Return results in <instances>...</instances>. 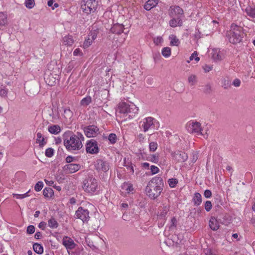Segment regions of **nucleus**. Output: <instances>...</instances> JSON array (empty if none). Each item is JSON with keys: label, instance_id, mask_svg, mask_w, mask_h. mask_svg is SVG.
<instances>
[{"label": "nucleus", "instance_id": "obj_1", "mask_svg": "<svg viewBox=\"0 0 255 255\" xmlns=\"http://www.w3.org/2000/svg\"><path fill=\"white\" fill-rule=\"evenodd\" d=\"M163 187L162 178L160 177L156 176L149 182L146 187L145 191L150 198L155 199L160 195L162 191Z\"/></svg>", "mask_w": 255, "mask_h": 255}, {"label": "nucleus", "instance_id": "obj_2", "mask_svg": "<svg viewBox=\"0 0 255 255\" xmlns=\"http://www.w3.org/2000/svg\"><path fill=\"white\" fill-rule=\"evenodd\" d=\"M227 37L230 43L236 44L242 41L244 37V32L242 27L232 24L231 29L228 32Z\"/></svg>", "mask_w": 255, "mask_h": 255}, {"label": "nucleus", "instance_id": "obj_3", "mask_svg": "<svg viewBox=\"0 0 255 255\" xmlns=\"http://www.w3.org/2000/svg\"><path fill=\"white\" fill-rule=\"evenodd\" d=\"M64 145L68 150H79L82 147V144L80 138L75 134H72L69 138L64 139Z\"/></svg>", "mask_w": 255, "mask_h": 255}, {"label": "nucleus", "instance_id": "obj_4", "mask_svg": "<svg viewBox=\"0 0 255 255\" xmlns=\"http://www.w3.org/2000/svg\"><path fill=\"white\" fill-rule=\"evenodd\" d=\"M98 2V0H82L81 9L86 14H90L96 10Z\"/></svg>", "mask_w": 255, "mask_h": 255}, {"label": "nucleus", "instance_id": "obj_5", "mask_svg": "<svg viewBox=\"0 0 255 255\" xmlns=\"http://www.w3.org/2000/svg\"><path fill=\"white\" fill-rule=\"evenodd\" d=\"M98 187L96 179L92 177H88L85 179L83 183V189L88 193H94Z\"/></svg>", "mask_w": 255, "mask_h": 255}, {"label": "nucleus", "instance_id": "obj_6", "mask_svg": "<svg viewBox=\"0 0 255 255\" xmlns=\"http://www.w3.org/2000/svg\"><path fill=\"white\" fill-rule=\"evenodd\" d=\"M156 120L151 117L144 118L139 123V127L143 128L144 132H146L149 129H155L154 123Z\"/></svg>", "mask_w": 255, "mask_h": 255}, {"label": "nucleus", "instance_id": "obj_7", "mask_svg": "<svg viewBox=\"0 0 255 255\" xmlns=\"http://www.w3.org/2000/svg\"><path fill=\"white\" fill-rule=\"evenodd\" d=\"M119 112L121 113L128 114L133 113L134 114L136 113L138 111L137 108L134 104L129 105L128 104L123 102L120 104L119 106Z\"/></svg>", "mask_w": 255, "mask_h": 255}, {"label": "nucleus", "instance_id": "obj_8", "mask_svg": "<svg viewBox=\"0 0 255 255\" xmlns=\"http://www.w3.org/2000/svg\"><path fill=\"white\" fill-rule=\"evenodd\" d=\"M186 129L190 133L202 134L201 124L198 122H189L186 125Z\"/></svg>", "mask_w": 255, "mask_h": 255}, {"label": "nucleus", "instance_id": "obj_9", "mask_svg": "<svg viewBox=\"0 0 255 255\" xmlns=\"http://www.w3.org/2000/svg\"><path fill=\"white\" fill-rule=\"evenodd\" d=\"M95 169L99 172H107L110 168L109 163L103 159L97 160L94 164Z\"/></svg>", "mask_w": 255, "mask_h": 255}, {"label": "nucleus", "instance_id": "obj_10", "mask_svg": "<svg viewBox=\"0 0 255 255\" xmlns=\"http://www.w3.org/2000/svg\"><path fill=\"white\" fill-rule=\"evenodd\" d=\"M75 216L77 218L81 219L83 222H87L90 218L89 211L82 207L78 208L76 211Z\"/></svg>", "mask_w": 255, "mask_h": 255}, {"label": "nucleus", "instance_id": "obj_11", "mask_svg": "<svg viewBox=\"0 0 255 255\" xmlns=\"http://www.w3.org/2000/svg\"><path fill=\"white\" fill-rule=\"evenodd\" d=\"M86 150L88 153L91 154H96L99 152V148L97 142L94 139L89 141L86 146Z\"/></svg>", "mask_w": 255, "mask_h": 255}, {"label": "nucleus", "instance_id": "obj_12", "mask_svg": "<svg viewBox=\"0 0 255 255\" xmlns=\"http://www.w3.org/2000/svg\"><path fill=\"white\" fill-rule=\"evenodd\" d=\"M171 155L174 160L178 162H184L188 158V155L186 153L179 150L172 152Z\"/></svg>", "mask_w": 255, "mask_h": 255}, {"label": "nucleus", "instance_id": "obj_13", "mask_svg": "<svg viewBox=\"0 0 255 255\" xmlns=\"http://www.w3.org/2000/svg\"><path fill=\"white\" fill-rule=\"evenodd\" d=\"M169 15L170 17H183V10L178 6H172L169 9Z\"/></svg>", "mask_w": 255, "mask_h": 255}, {"label": "nucleus", "instance_id": "obj_14", "mask_svg": "<svg viewBox=\"0 0 255 255\" xmlns=\"http://www.w3.org/2000/svg\"><path fill=\"white\" fill-rule=\"evenodd\" d=\"M84 132L88 137H95L99 133V128L94 125L89 126L84 128Z\"/></svg>", "mask_w": 255, "mask_h": 255}, {"label": "nucleus", "instance_id": "obj_15", "mask_svg": "<svg viewBox=\"0 0 255 255\" xmlns=\"http://www.w3.org/2000/svg\"><path fill=\"white\" fill-rule=\"evenodd\" d=\"M62 244L67 250H73L76 246L73 240L68 236H64L63 238Z\"/></svg>", "mask_w": 255, "mask_h": 255}, {"label": "nucleus", "instance_id": "obj_16", "mask_svg": "<svg viewBox=\"0 0 255 255\" xmlns=\"http://www.w3.org/2000/svg\"><path fill=\"white\" fill-rule=\"evenodd\" d=\"M80 168V165L78 164H69L65 165L63 170L67 173H73L78 171Z\"/></svg>", "mask_w": 255, "mask_h": 255}, {"label": "nucleus", "instance_id": "obj_17", "mask_svg": "<svg viewBox=\"0 0 255 255\" xmlns=\"http://www.w3.org/2000/svg\"><path fill=\"white\" fill-rule=\"evenodd\" d=\"M212 57L216 61H221L225 58L223 50L220 49H214L212 52Z\"/></svg>", "mask_w": 255, "mask_h": 255}, {"label": "nucleus", "instance_id": "obj_18", "mask_svg": "<svg viewBox=\"0 0 255 255\" xmlns=\"http://www.w3.org/2000/svg\"><path fill=\"white\" fill-rule=\"evenodd\" d=\"M172 18L169 21V24L172 27L181 26L182 25V17H171Z\"/></svg>", "mask_w": 255, "mask_h": 255}, {"label": "nucleus", "instance_id": "obj_19", "mask_svg": "<svg viewBox=\"0 0 255 255\" xmlns=\"http://www.w3.org/2000/svg\"><path fill=\"white\" fill-rule=\"evenodd\" d=\"M44 79L46 83L49 86L54 85L56 82L57 79L54 77L53 75L50 73V74H45Z\"/></svg>", "mask_w": 255, "mask_h": 255}, {"label": "nucleus", "instance_id": "obj_20", "mask_svg": "<svg viewBox=\"0 0 255 255\" xmlns=\"http://www.w3.org/2000/svg\"><path fill=\"white\" fill-rule=\"evenodd\" d=\"M124 26L123 24L117 23L113 25L111 29V31L113 33L120 34L124 32Z\"/></svg>", "mask_w": 255, "mask_h": 255}, {"label": "nucleus", "instance_id": "obj_21", "mask_svg": "<svg viewBox=\"0 0 255 255\" xmlns=\"http://www.w3.org/2000/svg\"><path fill=\"white\" fill-rule=\"evenodd\" d=\"M169 206L167 204H163L162 206L159 207L158 214L159 216L161 217H164L167 213L169 211Z\"/></svg>", "mask_w": 255, "mask_h": 255}, {"label": "nucleus", "instance_id": "obj_22", "mask_svg": "<svg viewBox=\"0 0 255 255\" xmlns=\"http://www.w3.org/2000/svg\"><path fill=\"white\" fill-rule=\"evenodd\" d=\"M158 0H148L144 5V8L146 10H149L155 7L158 3Z\"/></svg>", "mask_w": 255, "mask_h": 255}, {"label": "nucleus", "instance_id": "obj_23", "mask_svg": "<svg viewBox=\"0 0 255 255\" xmlns=\"http://www.w3.org/2000/svg\"><path fill=\"white\" fill-rule=\"evenodd\" d=\"M74 40L72 36L66 35L64 36L62 40L63 45L67 46H72L73 44Z\"/></svg>", "mask_w": 255, "mask_h": 255}, {"label": "nucleus", "instance_id": "obj_24", "mask_svg": "<svg viewBox=\"0 0 255 255\" xmlns=\"http://www.w3.org/2000/svg\"><path fill=\"white\" fill-rule=\"evenodd\" d=\"M209 226L211 229L214 231H216L219 228L218 222L215 217H211L209 221Z\"/></svg>", "mask_w": 255, "mask_h": 255}, {"label": "nucleus", "instance_id": "obj_25", "mask_svg": "<svg viewBox=\"0 0 255 255\" xmlns=\"http://www.w3.org/2000/svg\"><path fill=\"white\" fill-rule=\"evenodd\" d=\"M193 201L195 206L200 205L202 202L201 195L199 193H195L193 198Z\"/></svg>", "mask_w": 255, "mask_h": 255}, {"label": "nucleus", "instance_id": "obj_26", "mask_svg": "<svg viewBox=\"0 0 255 255\" xmlns=\"http://www.w3.org/2000/svg\"><path fill=\"white\" fill-rule=\"evenodd\" d=\"M36 143L39 144L40 147H43L46 143L44 138L40 132H38L36 135Z\"/></svg>", "mask_w": 255, "mask_h": 255}, {"label": "nucleus", "instance_id": "obj_27", "mask_svg": "<svg viewBox=\"0 0 255 255\" xmlns=\"http://www.w3.org/2000/svg\"><path fill=\"white\" fill-rule=\"evenodd\" d=\"M48 131L52 134H57L61 131V128L58 125H53L49 127Z\"/></svg>", "mask_w": 255, "mask_h": 255}, {"label": "nucleus", "instance_id": "obj_28", "mask_svg": "<svg viewBox=\"0 0 255 255\" xmlns=\"http://www.w3.org/2000/svg\"><path fill=\"white\" fill-rule=\"evenodd\" d=\"M43 194L44 196L46 198H50L51 197L53 194L54 192L53 190L50 187L45 188L43 191Z\"/></svg>", "mask_w": 255, "mask_h": 255}, {"label": "nucleus", "instance_id": "obj_29", "mask_svg": "<svg viewBox=\"0 0 255 255\" xmlns=\"http://www.w3.org/2000/svg\"><path fill=\"white\" fill-rule=\"evenodd\" d=\"M212 91V84L208 83L203 86V92L206 94H210Z\"/></svg>", "mask_w": 255, "mask_h": 255}, {"label": "nucleus", "instance_id": "obj_30", "mask_svg": "<svg viewBox=\"0 0 255 255\" xmlns=\"http://www.w3.org/2000/svg\"><path fill=\"white\" fill-rule=\"evenodd\" d=\"M34 251L38 254H41L43 252V247L38 243H35L33 245Z\"/></svg>", "mask_w": 255, "mask_h": 255}, {"label": "nucleus", "instance_id": "obj_31", "mask_svg": "<svg viewBox=\"0 0 255 255\" xmlns=\"http://www.w3.org/2000/svg\"><path fill=\"white\" fill-rule=\"evenodd\" d=\"M170 39V45L172 46H178L180 44L179 40L174 35H171L169 36Z\"/></svg>", "mask_w": 255, "mask_h": 255}, {"label": "nucleus", "instance_id": "obj_32", "mask_svg": "<svg viewBox=\"0 0 255 255\" xmlns=\"http://www.w3.org/2000/svg\"><path fill=\"white\" fill-rule=\"evenodd\" d=\"M48 225L50 228L55 229L58 227V223L54 218H51L48 221Z\"/></svg>", "mask_w": 255, "mask_h": 255}, {"label": "nucleus", "instance_id": "obj_33", "mask_svg": "<svg viewBox=\"0 0 255 255\" xmlns=\"http://www.w3.org/2000/svg\"><path fill=\"white\" fill-rule=\"evenodd\" d=\"M231 85V81L228 78H224L222 79V86L224 89H228L230 87Z\"/></svg>", "mask_w": 255, "mask_h": 255}, {"label": "nucleus", "instance_id": "obj_34", "mask_svg": "<svg viewBox=\"0 0 255 255\" xmlns=\"http://www.w3.org/2000/svg\"><path fill=\"white\" fill-rule=\"evenodd\" d=\"M6 23V15L3 12H0V26H4Z\"/></svg>", "mask_w": 255, "mask_h": 255}, {"label": "nucleus", "instance_id": "obj_35", "mask_svg": "<svg viewBox=\"0 0 255 255\" xmlns=\"http://www.w3.org/2000/svg\"><path fill=\"white\" fill-rule=\"evenodd\" d=\"M171 51L169 47H164L162 50V54L166 58L169 57L171 55Z\"/></svg>", "mask_w": 255, "mask_h": 255}, {"label": "nucleus", "instance_id": "obj_36", "mask_svg": "<svg viewBox=\"0 0 255 255\" xmlns=\"http://www.w3.org/2000/svg\"><path fill=\"white\" fill-rule=\"evenodd\" d=\"M197 81V76L195 75H191L188 78V82L191 86H194Z\"/></svg>", "mask_w": 255, "mask_h": 255}, {"label": "nucleus", "instance_id": "obj_37", "mask_svg": "<svg viewBox=\"0 0 255 255\" xmlns=\"http://www.w3.org/2000/svg\"><path fill=\"white\" fill-rule=\"evenodd\" d=\"M124 165L127 167L128 169H129L131 173H133L134 172L133 167L131 163L128 160H127L126 158L124 160Z\"/></svg>", "mask_w": 255, "mask_h": 255}, {"label": "nucleus", "instance_id": "obj_38", "mask_svg": "<svg viewBox=\"0 0 255 255\" xmlns=\"http://www.w3.org/2000/svg\"><path fill=\"white\" fill-rule=\"evenodd\" d=\"M91 102V98L90 97H87L83 99L81 101V105L83 106L88 105Z\"/></svg>", "mask_w": 255, "mask_h": 255}, {"label": "nucleus", "instance_id": "obj_39", "mask_svg": "<svg viewBox=\"0 0 255 255\" xmlns=\"http://www.w3.org/2000/svg\"><path fill=\"white\" fill-rule=\"evenodd\" d=\"M92 39H91L90 36H89L88 37L85 39L84 42L83 46L84 48H86L89 47L91 44L92 43Z\"/></svg>", "mask_w": 255, "mask_h": 255}, {"label": "nucleus", "instance_id": "obj_40", "mask_svg": "<svg viewBox=\"0 0 255 255\" xmlns=\"http://www.w3.org/2000/svg\"><path fill=\"white\" fill-rule=\"evenodd\" d=\"M108 139L112 144H114L117 141V135L115 133H111L108 136Z\"/></svg>", "mask_w": 255, "mask_h": 255}, {"label": "nucleus", "instance_id": "obj_41", "mask_svg": "<svg viewBox=\"0 0 255 255\" xmlns=\"http://www.w3.org/2000/svg\"><path fill=\"white\" fill-rule=\"evenodd\" d=\"M168 182L170 187L174 188L177 184L178 181L176 179L171 178L168 180Z\"/></svg>", "mask_w": 255, "mask_h": 255}, {"label": "nucleus", "instance_id": "obj_42", "mask_svg": "<svg viewBox=\"0 0 255 255\" xmlns=\"http://www.w3.org/2000/svg\"><path fill=\"white\" fill-rule=\"evenodd\" d=\"M149 147L150 151L154 152L157 148V143L155 142H151L149 143Z\"/></svg>", "mask_w": 255, "mask_h": 255}, {"label": "nucleus", "instance_id": "obj_43", "mask_svg": "<svg viewBox=\"0 0 255 255\" xmlns=\"http://www.w3.org/2000/svg\"><path fill=\"white\" fill-rule=\"evenodd\" d=\"M25 6L28 8H32L34 5V0H25Z\"/></svg>", "mask_w": 255, "mask_h": 255}, {"label": "nucleus", "instance_id": "obj_44", "mask_svg": "<svg viewBox=\"0 0 255 255\" xmlns=\"http://www.w3.org/2000/svg\"><path fill=\"white\" fill-rule=\"evenodd\" d=\"M45 154L47 157H51L53 155L54 149L51 148H48L46 150Z\"/></svg>", "mask_w": 255, "mask_h": 255}, {"label": "nucleus", "instance_id": "obj_45", "mask_svg": "<svg viewBox=\"0 0 255 255\" xmlns=\"http://www.w3.org/2000/svg\"><path fill=\"white\" fill-rule=\"evenodd\" d=\"M43 186V183L42 181H38L35 185L34 189L36 191H40Z\"/></svg>", "mask_w": 255, "mask_h": 255}, {"label": "nucleus", "instance_id": "obj_46", "mask_svg": "<svg viewBox=\"0 0 255 255\" xmlns=\"http://www.w3.org/2000/svg\"><path fill=\"white\" fill-rule=\"evenodd\" d=\"M7 94V90L3 88H1L0 89V96L1 97H6Z\"/></svg>", "mask_w": 255, "mask_h": 255}, {"label": "nucleus", "instance_id": "obj_47", "mask_svg": "<svg viewBox=\"0 0 255 255\" xmlns=\"http://www.w3.org/2000/svg\"><path fill=\"white\" fill-rule=\"evenodd\" d=\"M212 207V204L211 203V202L210 201H207L205 204V208L206 211H210L211 210Z\"/></svg>", "mask_w": 255, "mask_h": 255}, {"label": "nucleus", "instance_id": "obj_48", "mask_svg": "<svg viewBox=\"0 0 255 255\" xmlns=\"http://www.w3.org/2000/svg\"><path fill=\"white\" fill-rule=\"evenodd\" d=\"M28 192H26V193L22 194H13V197H15L16 199H23L24 198H25L27 197Z\"/></svg>", "mask_w": 255, "mask_h": 255}, {"label": "nucleus", "instance_id": "obj_49", "mask_svg": "<svg viewBox=\"0 0 255 255\" xmlns=\"http://www.w3.org/2000/svg\"><path fill=\"white\" fill-rule=\"evenodd\" d=\"M35 231V228L33 225H30L27 227L26 232L28 234H32Z\"/></svg>", "mask_w": 255, "mask_h": 255}, {"label": "nucleus", "instance_id": "obj_50", "mask_svg": "<svg viewBox=\"0 0 255 255\" xmlns=\"http://www.w3.org/2000/svg\"><path fill=\"white\" fill-rule=\"evenodd\" d=\"M203 68L205 71V72H209L211 70L213 69V66L212 65H205L203 67Z\"/></svg>", "mask_w": 255, "mask_h": 255}, {"label": "nucleus", "instance_id": "obj_51", "mask_svg": "<svg viewBox=\"0 0 255 255\" xmlns=\"http://www.w3.org/2000/svg\"><path fill=\"white\" fill-rule=\"evenodd\" d=\"M248 14L253 17H255V8H250L248 10Z\"/></svg>", "mask_w": 255, "mask_h": 255}, {"label": "nucleus", "instance_id": "obj_52", "mask_svg": "<svg viewBox=\"0 0 255 255\" xmlns=\"http://www.w3.org/2000/svg\"><path fill=\"white\" fill-rule=\"evenodd\" d=\"M204 196L207 198H209L212 196V192L210 190H206L204 193Z\"/></svg>", "mask_w": 255, "mask_h": 255}, {"label": "nucleus", "instance_id": "obj_53", "mask_svg": "<svg viewBox=\"0 0 255 255\" xmlns=\"http://www.w3.org/2000/svg\"><path fill=\"white\" fill-rule=\"evenodd\" d=\"M150 169L152 174L157 173L159 171V168L154 165L151 166Z\"/></svg>", "mask_w": 255, "mask_h": 255}, {"label": "nucleus", "instance_id": "obj_54", "mask_svg": "<svg viewBox=\"0 0 255 255\" xmlns=\"http://www.w3.org/2000/svg\"><path fill=\"white\" fill-rule=\"evenodd\" d=\"M151 161L154 163H157L158 161V155L157 154L152 155L151 157Z\"/></svg>", "mask_w": 255, "mask_h": 255}, {"label": "nucleus", "instance_id": "obj_55", "mask_svg": "<svg viewBox=\"0 0 255 255\" xmlns=\"http://www.w3.org/2000/svg\"><path fill=\"white\" fill-rule=\"evenodd\" d=\"M125 186H127L126 187V190L127 191L128 193H129L130 192L132 191L133 190V188L132 186L130 184H128L125 185Z\"/></svg>", "mask_w": 255, "mask_h": 255}, {"label": "nucleus", "instance_id": "obj_56", "mask_svg": "<svg viewBox=\"0 0 255 255\" xmlns=\"http://www.w3.org/2000/svg\"><path fill=\"white\" fill-rule=\"evenodd\" d=\"M240 84H241V81L239 79H236L234 82H233V85L236 87H239L240 85Z\"/></svg>", "mask_w": 255, "mask_h": 255}, {"label": "nucleus", "instance_id": "obj_57", "mask_svg": "<svg viewBox=\"0 0 255 255\" xmlns=\"http://www.w3.org/2000/svg\"><path fill=\"white\" fill-rule=\"evenodd\" d=\"M73 54L75 56L81 55L82 54V52L79 48H77L74 51Z\"/></svg>", "mask_w": 255, "mask_h": 255}, {"label": "nucleus", "instance_id": "obj_58", "mask_svg": "<svg viewBox=\"0 0 255 255\" xmlns=\"http://www.w3.org/2000/svg\"><path fill=\"white\" fill-rule=\"evenodd\" d=\"M162 40V39L161 37H158L154 39V42L156 44L158 45L159 43H160Z\"/></svg>", "mask_w": 255, "mask_h": 255}, {"label": "nucleus", "instance_id": "obj_59", "mask_svg": "<svg viewBox=\"0 0 255 255\" xmlns=\"http://www.w3.org/2000/svg\"><path fill=\"white\" fill-rule=\"evenodd\" d=\"M46 223L44 222H41L38 225V227L39 228L41 229L42 230H44L45 229V226H46Z\"/></svg>", "mask_w": 255, "mask_h": 255}, {"label": "nucleus", "instance_id": "obj_60", "mask_svg": "<svg viewBox=\"0 0 255 255\" xmlns=\"http://www.w3.org/2000/svg\"><path fill=\"white\" fill-rule=\"evenodd\" d=\"M64 113L69 117L72 116V112L70 109H65L64 111Z\"/></svg>", "mask_w": 255, "mask_h": 255}, {"label": "nucleus", "instance_id": "obj_61", "mask_svg": "<svg viewBox=\"0 0 255 255\" xmlns=\"http://www.w3.org/2000/svg\"><path fill=\"white\" fill-rule=\"evenodd\" d=\"M176 220L175 218H173L172 219H171V226L170 227V228H172V227H174L176 226Z\"/></svg>", "mask_w": 255, "mask_h": 255}, {"label": "nucleus", "instance_id": "obj_62", "mask_svg": "<svg viewBox=\"0 0 255 255\" xmlns=\"http://www.w3.org/2000/svg\"><path fill=\"white\" fill-rule=\"evenodd\" d=\"M74 157L71 156H68L66 158V161L67 163H70L73 160Z\"/></svg>", "mask_w": 255, "mask_h": 255}, {"label": "nucleus", "instance_id": "obj_63", "mask_svg": "<svg viewBox=\"0 0 255 255\" xmlns=\"http://www.w3.org/2000/svg\"><path fill=\"white\" fill-rule=\"evenodd\" d=\"M42 237V234L40 232H37L36 233V234L34 235V238L36 239H39Z\"/></svg>", "mask_w": 255, "mask_h": 255}, {"label": "nucleus", "instance_id": "obj_64", "mask_svg": "<svg viewBox=\"0 0 255 255\" xmlns=\"http://www.w3.org/2000/svg\"><path fill=\"white\" fill-rule=\"evenodd\" d=\"M198 159V155L196 153H194L192 157V162L195 163Z\"/></svg>", "mask_w": 255, "mask_h": 255}]
</instances>
